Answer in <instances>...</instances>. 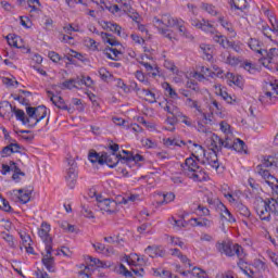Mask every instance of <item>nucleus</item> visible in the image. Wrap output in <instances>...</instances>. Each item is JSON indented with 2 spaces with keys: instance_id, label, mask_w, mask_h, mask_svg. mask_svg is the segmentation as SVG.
I'll return each instance as SVG.
<instances>
[{
  "instance_id": "1",
  "label": "nucleus",
  "mask_w": 278,
  "mask_h": 278,
  "mask_svg": "<svg viewBox=\"0 0 278 278\" xmlns=\"http://www.w3.org/2000/svg\"><path fill=\"white\" fill-rule=\"evenodd\" d=\"M192 156L187 157L185 160V163L181 164L182 173L186 177L189 179H192V181H207L208 176L207 173H205L204 169H202L201 166H199V156L192 154Z\"/></svg>"
},
{
  "instance_id": "2",
  "label": "nucleus",
  "mask_w": 278,
  "mask_h": 278,
  "mask_svg": "<svg viewBox=\"0 0 278 278\" xmlns=\"http://www.w3.org/2000/svg\"><path fill=\"white\" fill-rule=\"evenodd\" d=\"M215 248L220 255H226V257H233L237 255L239 260L237 266L242 268V264H244V258L247 257V253H244V248H242V245L231 241H217Z\"/></svg>"
},
{
  "instance_id": "3",
  "label": "nucleus",
  "mask_w": 278,
  "mask_h": 278,
  "mask_svg": "<svg viewBox=\"0 0 278 278\" xmlns=\"http://www.w3.org/2000/svg\"><path fill=\"white\" fill-rule=\"evenodd\" d=\"M191 25L197 29H201L202 31H205V34H212L214 42H217L224 49H227V47H233V42L226 40L225 36L220 35V33L216 30V27H214L212 23H210V21L205 18H203L202 21L192 18Z\"/></svg>"
},
{
  "instance_id": "4",
  "label": "nucleus",
  "mask_w": 278,
  "mask_h": 278,
  "mask_svg": "<svg viewBox=\"0 0 278 278\" xmlns=\"http://www.w3.org/2000/svg\"><path fill=\"white\" fill-rule=\"evenodd\" d=\"M278 195L277 198H267V199H261L255 202L254 210L260 216L261 220H266L269 223L270 220V214H274L275 216H278Z\"/></svg>"
},
{
  "instance_id": "5",
  "label": "nucleus",
  "mask_w": 278,
  "mask_h": 278,
  "mask_svg": "<svg viewBox=\"0 0 278 278\" xmlns=\"http://www.w3.org/2000/svg\"><path fill=\"white\" fill-rule=\"evenodd\" d=\"M67 164L70 168L66 170L65 181L71 190H73V188H75L77 185V177H79V172L77 170V162H75V159H67Z\"/></svg>"
},
{
  "instance_id": "6",
  "label": "nucleus",
  "mask_w": 278,
  "mask_h": 278,
  "mask_svg": "<svg viewBox=\"0 0 278 278\" xmlns=\"http://www.w3.org/2000/svg\"><path fill=\"white\" fill-rule=\"evenodd\" d=\"M260 62L265 68H270L273 64H278V49L271 48L269 50L264 49V51H261Z\"/></svg>"
},
{
  "instance_id": "7",
  "label": "nucleus",
  "mask_w": 278,
  "mask_h": 278,
  "mask_svg": "<svg viewBox=\"0 0 278 278\" xmlns=\"http://www.w3.org/2000/svg\"><path fill=\"white\" fill-rule=\"evenodd\" d=\"M193 147H195V149H198V151H201V153H203L204 157H206L207 164H210V166H212V168H215L216 170H218L220 164L218 163V153L215 152L214 150H210V152H205V149H203V146L198 144V143H193Z\"/></svg>"
},
{
  "instance_id": "8",
  "label": "nucleus",
  "mask_w": 278,
  "mask_h": 278,
  "mask_svg": "<svg viewBox=\"0 0 278 278\" xmlns=\"http://www.w3.org/2000/svg\"><path fill=\"white\" fill-rule=\"evenodd\" d=\"M51 253H53V247L48 245V248H46V254H42L41 262L48 273H55V258Z\"/></svg>"
},
{
  "instance_id": "9",
  "label": "nucleus",
  "mask_w": 278,
  "mask_h": 278,
  "mask_svg": "<svg viewBox=\"0 0 278 278\" xmlns=\"http://www.w3.org/2000/svg\"><path fill=\"white\" fill-rule=\"evenodd\" d=\"M123 157L125 156L121 154L102 152L103 164H106L109 168H116V166H118V162H125Z\"/></svg>"
},
{
  "instance_id": "10",
  "label": "nucleus",
  "mask_w": 278,
  "mask_h": 278,
  "mask_svg": "<svg viewBox=\"0 0 278 278\" xmlns=\"http://www.w3.org/2000/svg\"><path fill=\"white\" fill-rule=\"evenodd\" d=\"M98 207L102 212H108L109 214H114L116 212L117 203L114 200L110 199H102L101 197L97 198Z\"/></svg>"
},
{
  "instance_id": "11",
  "label": "nucleus",
  "mask_w": 278,
  "mask_h": 278,
  "mask_svg": "<svg viewBox=\"0 0 278 278\" xmlns=\"http://www.w3.org/2000/svg\"><path fill=\"white\" fill-rule=\"evenodd\" d=\"M50 231H51V225L47 223H42L38 231V236L39 238H41L42 242H45L46 249L48 247H53V238H51V235H49Z\"/></svg>"
},
{
  "instance_id": "12",
  "label": "nucleus",
  "mask_w": 278,
  "mask_h": 278,
  "mask_svg": "<svg viewBox=\"0 0 278 278\" xmlns=\"http://www.w3.org/2000/svg\"><path fill=\"white\" fill-rule=\"evenodd\" d=\"M13 192H18V200L25 205L31 201V193L34 192V187H25L23 189L14 190Z\"/></svg>"
},
{
  "instance_id": "13",
  "label": "nucleus",
  "mask_w": 278,
  "mask_h": 278,
  "mask_svg": "<svg viewBox=\"0 0 278 278\" xmlns=\"http://www.w3.org/2000/svg\"><path fill=\"white\" fill-rule=\"evenodd\" d=\"M13 110L14 106H12V104H10L8 101H3L0 103V116L2 118L10 121V118H12Z\"/></svg>"
},
{
  "instance_id": "14",
  "label": "nucleus",
  "mask_w": 278,
  "mask_h": 278,
  "mask_svg": "<svg viewBox=\"0 0 278 278\" xmlns=\"http://www.w3.org/2000/svg\"><path fill=\"white\" fill-rule=\"evenodd\" d=\"M210 151H215L218 153V151L223 150V138L216 134H213L210 138Z\"/></svg>"
},
{
  "instance_id": "15",
  "label": "nucleus",
  "mask_w": 278,
  "mask_h": 278,
  "mask_svg": "<svg viewBox=\"0 0 278 278\" xmlns=\"http://www.w3.org/2000/svg\"><path fill=\"white\" fill-rule=\"evenodd\" d=\"M26 117L28 119L27 127L34 129L36 127V108L26 105Z\"/></svg>"
},
{
  "instance_id": "16",
  "label": "nucleus",
  "mask_w": 278,
  "mask_h": 278,
  "mask_svg": "<svg viewBox=\"0 0 278 278\" xmlns=\"http://www.w3.org/2000/svg\"><path fill=\"white\" fill-rule=\"evenodd\" d=\"M266 90L265 91V97L268 99H278V85L277 84H266Z\"/></svg>"
},
{
  "instance_id": "17",
  "label": "nucleus",
  "mask_w": 278,
  "mask_h": 278,
  "mask_svg": "<svg viewBox=\"0 0 278 278\" xmlns=\"http://www.w3.org/2000/svg\"><path fill=\"white\" fill-rule=\"evenodd\" d=\"M229 5L231 10H240V12H244L247 8H249V1L247 0H229Z\"/></svg>"
},
{
  "instance_id": "18",
  "label": "nucleus",
  "mask_w": 278,
  "mask_h": 278,
  "mask_svg": "<svg viewBox=\"0 0 278 278\" xmlns=\"http://www.w3.org/2000/svg\"><path fill=\"white\" fill-rule=\"evenodd\" d=\"M35 127L40 123V121H43V118H47V106L45 105H39L35 108Z\"/></svg>"
},
{
  "instance_id": "19",
  "label": "nucleus",
  "mask_w": 278,
  "mask_h": 278,
  "mask_svg": "<svg viewBox=\"0 0 278 278\" xmlns=\"http://www.w3.org/2000/svg\"><path fill=\"white\" fill-rule=\"evenodd\" d=\"M103 42H108V45H111V47H118L121 46V41L116 40V37L110 33H101L100 34Z\"/></svg>"
},
{
  "instance_id": "20",
  "label": "nucleus",
  "mask_w": 278,
  "mask_h": 278,
  "mask_svg": "<svg viewBox=\"0 0 278 278\" xmlns=\"http://www.w3.org/2000/svg\"><path fill=\"white\" fill-rule=\"evenodd\" d=\"M51 102L59 110H65L66 112H71V108H68V105H66V102H64V98L63 97H60V96L53 97L52 96Z\"/></svg>"
},
{
  "instance_id": "21",
  "label": "nucleus",
  "mask_w": 278,
  "mask_h": 278,
  "mask_svg": "<svg viewBox=\"0 0 278 278\" xmlns=\"http://www.w3.org/2000/svg\"><path fill=\"white\" fill-rule=\"evenodd\" d=\"M15 149H21V144H18L17 142H11L9 146L4 147L2 149V157H8L9 155H12V153H18V150H14Z\"/></svg>"
},
{
  "instance_id": "22",
  "label": "nucleus",
  "mask_w": 278,
  "mask_h": 278,
  "mask_svg": "<svg viewBox=\"0 0 278 278\" xmlns=\"http://www.w3.org/2000/svg\"><path fill=\"white\" fill-rule=\"evenodd\" d=\"M88 160L91 162V164H100L103 166V153H99L94 150H91L88 155Z\"/></svg>"
},
{
  "instance_id": "23",
  "label": "nucleus",
  "mask_w": 278,
  "mask_h": 278,
  "mask_svg": "<svg viewBox=\"0 0 278 278\" xmlns=\"http://www.w3.org/2000/svg\"><path fill=\"white\" fill-rule=\"evenodd\" d=\"M12 114H15L16 121H20L22 124L27 125L29 123V119L27 118L25 111L16 109V106H13Z\"/></svg>"
},
{
  "instance_id": "24",
  "label": "nucleus",
  "mask_w": 278,
  "mask_h": 278,
  "mask_svg": "<svg viewBox=\"0 0 278 278\" xmlns=\"http://www.w3.org/2000/svg\"><path fill=\"white\" fill-rule=\"evenodd\" d=\"M218 23L224 27V29L228 30L229 34H232V36H236V30L233 29V25L231 22L225 20V16L220 15L217 18Z\"/></svg>"
},
{
  "instance_id": "25",
  "label": "nucleus",
  "mask_w": 278,
  "mask_h": 278,
  "mask_svg": "<svg viewBox=\"0 0 278 278\" xmlns=\"http://www.w3.org/2000/svg\"><path fill=\"white\" fill-rule=\"evenodd\" d=\"M144 251L149 257H157V255L162 257L164 255V252L155 245H148Z\"/></svg>"
},
{
  "instance_id": "26",
  "label": "nucleus",
  "mask_w": 278,
  "mask_h": 278,
  "mask_svg": "<svg viewBox=\"0 0 278 278\" xmlns=\"http://www.w3.org/2000/svg\"><path fill=\"white\" fill-rule=\"evenodd\" d=\"M186 105H188V108H194V110H197V112L202 114L203 119L207 121V114L203 113V111L199 106V102H197V100H192L191 98H187Z\"/></svg>"
},
{
  "instance_id": "27",
  "label": "nucleus",
  "mask_w": 278,
  "mask_h": 278,
  "mask_svg": "<svg viewBox=\"0 0 278 278\" xmlns=\"http://www.w3.org/2000/svg\"><path fill=\"white\" fill-rule=\"evenodd\" d=\"M230 149L237 151L238 153H247V143H244L241 139H236Z\"/></svg>"
},
{
  "instance_id": "28",
  "label": "nucleus",
  "mask_w": 278,
  "mask_h": 278,
  "mask_svg": "<svg viewBox=\"0 0 278 278\" xmlns=\"http://www.w3.org/2000/svg\"><path fill=\"white\" fill-rule=\"evenodd\" d=\"M163 22L165 27H175L179 25V20L170 16V14H163Z\"/></svg>"
},
{
  "instance_id": "29",
  "label": "nucleus",
  "mask_w": 278,
  "mask_h": 278,
  "mask_svg": "<svg viewBox=\"0 0 278 278\" xmlns=\"http://www.w3.org/2000/svg\"><path fill=\"white\" fill-rule=\"evenodd\" d=\"M237 212L240 216H243V218H251V211L242 203L237 204Z\"/></svg>"
},
{
  "instance_id": "30",
  "label": "nucleus",
  "mask_w": 278,
  "mask_h": 278,
  "mask_svg": "<svg viewBox=\"0 0 278 278\" xmlns=\"http://www.w3.org/2000/svg\"><path fill=\"white\" fill-rule=\"evenodd\" d=\"M163 88H164L165 92H167L168 97H170V99H179L177 91H175V89H173V86H170V84L164 83Z\"/></svg>"
},
{
  "instance_id": "31",
  "label": "nucleus",
  "mask_w": 278,
  "mask_h": 278,
  "mask_svg": "<svg viewBox=\"0 0 278 278\" xmlns=\"http://www.w3.org/2000/svg\"><path fill=\"white\" fill-rule=\"evenodd\" d=\"M256 170H257L258 175H261V177H263V179H267L268 181H269V179H275V176L270 175V172H268L267 169H264V167H262V165H257Z\"/></svg>"
},
{
  "instance_id": "32",
  "label": "nucleus",
  "mask_w": 278,
  "mask_h": 278,
  "mask_svg": "<svg viewBox=\"0 0 278 278\" xmlns=\"http://www.w3.org/2000/svg\"><path fill=\"white\" fill-rule=\"evenodd\" d=\"M219 210H222L223 214L228 216V218H226L228 223H236V217H233V215L231 214V212H229V208L225 206V204L219 203Z\"/></svg>"
},
{
  "instance_id": "33",
  "label": "nucleus",
  "mask_w": 278,
  "mask_h": 278,
  "mask_svg": "<svg viewBox=\"0 0 278 278\" xmlns=\"http://www.w3.org/2000/svg\"><path fill=\"white\" fill-rule=\"evenodd\" d=\"M249 47L252 51L258 53V55H262L261 51H264V49L260 48V41L257 39H250Z\"/></svg>"
},
{
  "instance_id": "34",
  "label": "nucleus",
  "mask_w": 278,
  "mask_h": 278,
  "mask_svg": "<svg viewBox=\"0 0 278 278\" xmlns=\"http://www.w3.org/2000/svg\"><path fill=\"white\" fill-rule=\"evenodd\" d=\"M197 227H212V225H214V222L207 219V218H202V219H199V218H193Z\"/></svg>"
},
{
  "instance_id": "35",
  "label": "nucleus",
  "mask_w": 278,
  "mask_h": 278,
  "mask_svg": "<svg viewBox=\"0 0 278 278\" xmlns=\"http://www.w3.org/2000/svg\"><path fill=\"white\" fill-rule=\"evenodd\" d=\"M202 10H205L207 14H211V16H218V11H216V7L210 3H202Z\"/></svg>"
},
{
  "instance_id": "36",
  "label": "nucleus",
  "mask_w": 278,
  "mask_h": 278,
  "mask_svg": "<svg viewBox=\"0 0 278 278\" xmlns=\"http://www.w3.org/2000/svg\"><path fill=\"white\" fill-rule=\"evenodd\" d=\"M92 247L96 251H99V253H114L112 248H105L103 243H93Z\"/></svg>"
},
{
  "instance_id": "37",
  "label": "nucleus",
  "mask_w": 278,
  "mask_h": 278,
  "mask_svg": "<svg viewBox=\"0 0 278 278\" xmlns=\"http://www.w3.org/2000/svg\"><path fill=\"white\" fill-rule=\"evenodd\" d=\"M122 160H124V162H144V156L140 154H130L128 156L122 157Z\"/></svg>"
},
{
  "instance_id": "38",
  "label": "nucleus",
  "mask_w": 278,
  "mask_h": 278,
  "mask_svg": "<svg viewBox=\"0 0 278 278\" xmlns=\"http://www.w3.org/2000/svg\"><path fill=\"white\" fill-rule=\"evenodd\" d=\"M176 116H178V121H180V123H184V125H187V127H192V119L190 117L184 115V113L180 111H178Z\"/></svg>"
},
{
  "instance_id": "39",
  "label": "nucleus",
  "mask_w": 278,
  "mask_h": 278,
  "mask_svg": "<svg viewBox=\"0 0 278 278\" xmlns=\"http://www.w3.org/2000/svg\"><path fill=\"white\" fill-rule=\"evenodd\" d=\"M99 75L102 81H108L109 79H112L114 77V75H112L105 67H101L99 70Z\"/></svg>"
},
{
  "instance_id": "40",
  "label": "nucleus",
  "mask_w": 278,
  "mask_h": 278,
  "mask_svg": "<svg viewBox=\"0 0 278 278\" xmlns=\"http://www.w3.org/2000/svg\"><path fill=\"white\" fill-rule=\"evenodd\" d=\"M191 275L193 277H198V278H207V273H205V270H203L199 267H193Z\"/></svg>"
},
{
  "instance_id": "41",
  "label": "nucleus",
  "mask_w": 278,
  "mask_h": 278,
  "mask_svg": "<svg viewBox=\"0 0 278 278\" xmlns=\"http://www.w3.org/2000/svg\"><path fill=\"white\" fill-rule=\"evenodd\" d=\"M262 168H270L275 166V157L267 156L263 160V164H261Z\"/></svg>"
},
{
  "instance_id": "42",
  "label": "nucleus",
  "mask_w": 278,
  "mask_h": 278,
  "mask_svg": "<svg viewBox=\"0 0 278 278\" xmlns=\"http://www.w3.org/2000/svg\"><path fill=\"white\" fill-rule=\"evenodd\" d=\"M73 88H77V85H75V79H68L62 84V90H73Z\"/></svg>"
},
{
  "instance_id": "43",
  "label": "nucleus",
  "mask_w": 278,
  "mask_h": 278,
  "mask_svg": "<svg viewBox=\"0 0 278 278\" xmlns=\"http://www.w3.org/2000/svg\"><path fill=\"white\" fill-rule=\"evenodd\" d=\"M18 37L17 36H12V35H8L7 36V40H8V45H10V47H14L15 49H18V41L16 40Z\"/></svg>"
},
{
  "instance_id": "44",
  "label": "nucleus",
  "mask_w": 278,
  "mask_h": 278,
  "mask_svg": "<svg viewBox=\"0 0 278 278\" xmlns=\"http://www.w3.org/2000/svg\"><path fill=\"white\" fill-rule=\"evenodd\" d=\"M81 214L85 218H94V213H92V210L86 205L83 206Z\"/></svg>"
},
{
  "instance_id": "45",
  "label": "nucleus",
  "mask_w": 278,
  "mask_h": 278,
  "mask_svg": "<svg viewBox=\"0 0 278 278\" xmlns=\"http://www.w3.org/2000/svg\"><path fill=\"white\" fill-rule=\"evenodd\" d=\"M23 247H29V242H31V237L27 235V232H23L20 235Z\"/></svg>"
},
{
  "instance_id": "46",
  "label": "nucleus",
  "mask_w": 278,
  "mask_h": 278,
  "mask_svg": "<svg viewBox=\"0 0 278 278\" xmlns=\"http://www.w3.org/2000/svg\"><path fill=\"white\" fill-rule=\"evenodd\" d=\"M164 111L168 114H172V116H177V114L179 113V109L177 106H170L168 104L164 106Z\"/></svg>"
},
{
  "instance_id": "47",
  "label": "nucleus",
  "mask_w": 278,
  "mask_h": 278,
  "mask_svg": "<svg viewBox=\"0 0 278 278\" xmlns=\"http://www.w3.org/2000/svg\"><path fill=\"white\" fill-rule=\"evenodd\" d=\"M232 84L237 86L238 88H242L243 83H242V76H233V74H230Z\"/></svg>"
},
{
  "instance_id": "48",
  "label": "nucleus",
  "mask_w": 278,
  "mask_h": 278,
  "mask_svg": "<svg viewBox=\"0 0 278 278\" xmlns=\"http://www.w3.org/2000/svg\"><path fill=\"white\" fill-rule=\"evenodd\" d=\"M243 68L244 71H248V73H250L251 75H255V73H257V68H255V65L249 62H245L243 64Z\"/></svg>"
},
{
  "instance_id": "49",
  "label": "nucleus",
  "mask_w": 278,
  "mask_h": 278,
  "mask_svg": "<svg viewBox=\"0 0 278 278\" xmlns=\"http://www.w3.org/2000/svg\"><path fill=\"white\" fill-rule=\"evenodd\" d=\"M91 266H97L98 268H108V265L103 264L101 260L89 256Z\"/></svg>"
},
{
  "instance_id": "50",
  "label": "nucleus",
  "mask_w": 278,
  "mask_h": 278,
  "mask_svg": "<svg viewBox=\"0 0 278 278\" xmlns=\"http://www.w3.org/2000/svg\"><path fill=\"white\" fill-rule=\"evenodd\" d=\"M119 273H121V275H124V277L134 278V274L131 271H129L128 268L125 267V265H123V264H121V266H119Z\"/></svg>"
},
{
  "instance_id": "51",
  "label": "nucleus",
  "mask_w": 278,
  "mask_h": 278,
  "mask_svg": "<svg viewBox=\"0 0 278 278\" xmlns=\"http://www.w3.org/2000/svg\"><path fill=\"white\" fill-rule=\"evenodd\" d=\"M48 58H49L52 62H54L55 64L62 60V58L60 56V54H59L58 52H55V51H50V52L48 53Z\"/></svg>"
},
{
  "instance_id": "52",
  "label": "nucleus",
  "mask_w": 278,
  "mask_h": 278,
  "mask_svg": "<svg viewBox=\"0 0 278 278\" xmlns=\"http://www.w3.org/2000/svg\"><path fill=\"white\" fill-rule=\"evenodd\" d=\"M186 87L189 88L190 90H193V92H199V84L194 80H189L186 84Z\"/></svg>"
},
{
  "instance_id": "53",
  "label": "nucleus",
  "mask_w": 278,
  "mask_h": 278,
  "mask_svg": "<svg viewBox=\"0 0 278 278\" xmlns=\"http://www.w3.org/2000/svg\"><path fill=\"white\" fill-rule=\"evenodd\" d=\"M3 240H5V242H8L9 247H11V249H14V237L10 233H4L3 235Z\"/></svg>"
},
{
  "instance_id": "54",
  "label": "nucleus",
  "mask_w": 278,
  "mask_h": 278,
  "mask_svg": "<svg viewBox=\"0 0 278 278\" xmlns=\"http://www.w3.org/2000/svg\"><path fill=\"white\" fill-rule=\"evenodd\" d=\"M167 125H170L172 127H175L177 123H179L178 116L172 115L166 118Z\"/></svg>"
},
{
  "instance_id": "55",
  "label": "nucleus",
  "mask_w": 278,
  "mask_h": 278,
  "mask_svg": "<svg viewBox=\"0 0 278 278\" xmlns=\"http://www.w3.org/2000/svg\"><path fill=\"white\" fill-rule=\"evenodd\" d=\"M1 202H2L1 210H3V212H12V206L10 205V202L5 200V198H1Z\"/></svg>"
},
{
  "instance_id": "56",
  "label": "nucleus",
  "mask_w": 278,
  "mask_h": 278,
  "mask_svg": "<svg viewBox=\"0 0 278 278\" xmlns=\"http://www.w3.org/2000/svg\"><path fill=\"white\" fill-rule=\"evenodd\" d=\"M172 201H175V193L168 192L163 194V203H170Z\"/></svg>"
},
{
  "instance_id": "57",
  "label": "nucleus",
  "mask_w": 278,
  "mask_h": 278,
  "mask_svg": "<svg viewBox=\"0 0 278 278\" xmlns=\"http://www.w3.org/2000/svg\"><path fill=\"white\" fill-rule=\"evenodd\" d=\"M11 97H13V99L15 101H18L22 105H29V100H27L26 98H23L22 96L11 94Z\"/></svg>"
},
{
  "instance_id": "58",
  "label": "nucleus",
  "mask_w": 278,
  "mask_h": 278,
  "mask_svg": "<svg viewBox=\"0 0 278 278\" xmlns=\"http://www.w3.org/2000/svg\"><path fill=\"white\" fill-rule=\"evenodd\" d=\"M117 88H121L124 90V92H129V88H127V85L123 81V79L117 78L115 79Z\"/></svg>"
},
{
  "instance_id": "59",
  "label": "nucleus",
  "mask_w": 278,
  "mask_h": 278,
  "mask_svg": "<svg viewBox=\"0 0 278 278\" xmlns=\"http://www.w3.org/2000/svg\"><path fill=\"white\" fill-rule=\"evenodd\" d=\"M262 33L264 34V36H266V38H271L270 36V31H273V28H270V26H268V24L262 25Z\"/></svg>"
},
{
  "instance_id": "60",
  "label": "nucleus",
  "mask_w": 278,
  "mask_h": 278,
  "mask_svg": "<svg viewBox=\"0 0 278 278\" xmlns=\"http://www.w3.org/2000/svg\"><path fill=\"white\" fill-rule=\"evenodd\" d=\"M101 27H102V29H105L106 31H109L110 27H118V24L103 21L101 23Z\"/></svg>"
},
{
  "instance_id": "61",
  "label": "nucleus",
  "mask_w": 278,
  "mask_h": 278,
  "mask_svg": "<svg viewBox=\"0 0 278 278\" xmlns=\"http://www.w3.org/2000/svg\"><path fill=\"white\" fill-rule=\"evenodd\" d=\"M223 147L224 149H231V147H233V140L229 137H225V139H223Z\"/></svg>"
},
{
  "instance_id": "62",
  "label": "nucleus",
  "mask_w": 278,
  "mask_h": 278,
  "mask_svg": "<svg viewBox=\"0 0 278 278\" xmlns=\"http://www.w3.org/2000/svg\"><path fill=\"white\" fill-rule=\"evenodd\" d=\"M136 78L138 79V81H141V84H146V86L149 84V80L144 79V74L140 71L136 72Z\"/></svg>"
},
{
  "instance_id": "63",
  "label": "nucleus",
  "mask_w": 278,
  "mask_h": 278,
  "mask_svg": "<svg viewBox=\"0 0 278 278\" xmlns=\"http://www.w3.org/2000/svg\"><path fill=\"white\" fill-rule=\"evenodd\" d=\"M164 66L168 71H172V73H175V71H177V66H175V63H173L170 61H165Z\"/></svg>"
},
{
  "instance_id": "64",
  "label": "nucleus",
  "mask_w": 278,
  "mask_h": 278,
  "mask_svg": "<svg viewBox=\"0 0 278 278\" xmlns=\"http://www.w3.org/2000/svg\"><path fill=\"white\" fill-rule=\"evenodd\" d=\"M36 278H50L49 274H47V271H42L40 269H37L35 271Z\"/></svg>"
}]
</instances>
